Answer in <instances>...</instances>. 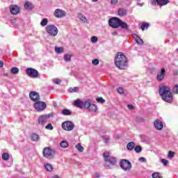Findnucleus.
Masks as SVG:
<instances>
[{
  "mask_svg": "<svg viewBox=\"0 0 178 178\" xmlns=\"http://www.w3.org/2000/svg\"><path fill=\"white\" fill-rule=\"evenodd\" d=\"M80 88L79 87H74L70 88V92H77Z\"/></svg>",
  "mask_w": 178,
  "mask_h": 178,
  "instance_id": "36",
  "label": "nucleus"
},
{
  "mask_svg": "<svg viewBox=\"0 0 178 178\" xmlns=\"http://www.w3.org/2000/svg\"><path fill=\"white\" fill-rule=\"evenodd\" d=\"M49 118H51L49 114L40 115L38 118V124H40V126H45Z\"/></svg>",
  "mask_w": 178,
  "mask_h": 178,
  "instance_id": "10",
  "label": "nucleus"
},
{
  "mask_svg": "<svg viewBox=\"0 0 178 178\" xmlns=\"http://www.w3.org/2000/svg\"><path fill=\"white\" fill-rule=\"evenodd\" d=\"M127 57H126L123 53L118 52L117 54V56L115 58V65L118 67V69L120 70H125V69H127Z\"/></svg>",
  "mask_w": 178,
  "mask_h": 178,
  "instance_id": "2",
  "label": "nucleus"
},
{
  "mask_svg": "<svg viewBox=\"0 0 178 178\" xmlns=\"http://www.w3.org/2000/svg\"><path fill=\"white\" fill-rule=\"evenodd\" d=\"M120 165L124 171L131 170V163L127 159H122L120 162Z\"/></svg>",
  "mask_w": 178,
  "mask_h": 178,
  "instance_id": "7",
  "label": "nucleus"
},
{
  "mask_svg": "<svg viewBox=\"0 0 178 178\" xmlns=\"http://www.w3.org/2000/svg\"><path fill=\"white\" fill-rule=\"evenodd\" d=\"M96 101L100 104H104L105 102V99H104L102 97H97Z\"/></svg>",
  "mask_w": 178,
  "mask_h": 178,
  "instance_id": "43",
  "label": "nucleus"
},
{
  "mask_svg": "<svg viewBox=\"0 0 178 178\" xmlns=\"http://www.w3.org/2000/svg\"><path fill=\"white\" fill-rule=\"evenodd\" d=\"M24 9L26 10H31V9H33V3L30 1H26L24 3Z\"/></svg>",
  "mask_w": 178,
  "mask_h": 178,
  "instance_id": "20",
  "label": "nucleus"
},
{
  "mask_svg": "<svg viewBox=\"0 0 178 178\" xmlns=\"http://www.w3.org/2000/svg\"><path fill=\"white\" fill-rule=\"evenodd\" d=\"M56 153V152L55 151V149L49 147H44L42 151V155L44 158H46V159L49 160L54 159V158H55Z\"/></svg>",
  "mask_w": 178,
  "mask_h": 178,
  "instance_id": "5",
  "label": "nucleus"
},
{
  "mask_svg": "<svg viewBox=\"0 0 178 178\" xmlns=\"http://www.w3.org/2000/svg\"><path fill=\"white\" fill-rule=\"evenodd\" d=\"M134 150L137 154H140V152L143 151V147H141V146H136Z\"/></svg>",
  "mask_w": 178,
  "mask_h": 178,
  "instance_id": "33",
  "label": "nucleus"
},
{
  "mask_svg": "<svg viewBox=\"0 0 178 178\" xmlns=\"http://www.w3.org/2000/svg\"><path fill=\"white\" fill-rule=\"evenodd\" d=\"M75 148L79 152H83L84 151V147L81 146V144L78 143L77 145H75Z\"/></svg>",
  "mask_w": 178,
  "mask_h": 178,
  "instance_id": "30",
  "label": "nucleus"
},
{
  "mask_svg": "<svg viewBox=\"0 0 178 178\" xmlns=\"http://www.w3.org/2000/svg\"><path fill=\"white\" fill-rule=\"evenodd\" d=\"M165 74H166V70L165 68H162L161 70V73L157 75V80L158 81H162L163 79H165Z\"/></svg>",
  "mask_w": 178,
  "mask_h": 178,
  "instance_id": "17",
  "label": "nucleus"
},
{
  "mask_svg": "<svg viewBox=\"0 0 178 178\" xmlns=\"http://www.w3.org/2000/svg\"><path fill=\"white\" fill-rule=\"evenodd\" d=\"M98 42V38L97 36H92L91 38V42L95 43Z\"/></svg>",
  "mask_w": 178,
  "mask_h": 178,
  "instance_id": "44",
  "label": "nucleus"
},
{
  "mask_svg": "<svg viewBox=\"0 0 178 178\" xmlns=\"http://www.w3.org/2000/svg\"><path fill=\"white\" fill-rule=\"evenodd\" d=\"M73 105L76 108H79V109H83V106H84V102H83V101H81L80 99H78L74 102Z\"/></svg>",
  "mask_w": 178,
  "mask_h": 178,
  "instance_id": "18",
  "label": "nucleus"
},
{
  "mask_svg": "<svg viewBox=\"0 0 178 178\" xmlns=\"http://www.w3.org/2000/svg\"><path fill=\"white\" fill-rule=\"evenodd\" d=\"M46 31L50 37H56L58 35V28L54 25H48L46 27Z\"/></svg>",
  "mask_w": 178,
  "mask_h": 178,
  "instance_id": "6",
  "label": "nucleus"
},
{
  "mask_svg": "<svg viewBox=\"0 0 178 178\" xmlns=\"http://www.w3.org/2000/svg\"><path fill=\"white\" fill-rule=\"evenodd\" d=\"M127 108H128V109H130L131 111L136 109V107L134 106L131 105V104H128Z\"/></svg>",
  "mask_w": 178,
  "mask_h": 178,
  "instance_id": "48",
  "label": "nucleus"
},
{
  "mask_svg": "<svg viewBox=\"0 0 178 178\" xmlns=\"http://www.w3.org/2000/svg\"><path fill=\"white\" fill-rule=\"evenodd\" d=\"M55 51L57 54H62L63 52V47H55Z\"/></svg>",
  "mask_w": 178,
  "mask_h": 178,
  "instance_id": "39",
  "label": "nucleus"
},
{
  "mask_svg": "<svg viewBox=\"0 0 178 178\" xmlns=\"http://www.w3.org/2000/svg\"><path fill=\"white\" fill-rule=\"evenodd\" d=\"M31 139L32 141H39L40 140V135L37 134H32L31 136Z\"/></svg>",
  "mask_w": 178,
  "mask_h": 178,
  "instance_id": "21",
  "label": "nucleus"
},
{
  "mask_svg": "<svg viewBox=\"0 0 178 178\" xmlns=\"http://www.w3.org/2000/svg\"><path fill=\"white\" fill-rule=\"evenodd\" d=\"M33 106L36 111L41 112L42 111H44V109H46L47 103L44 102H40L38 100V102H35V103L33 104Z\"/></svg>",
  "mask_w": 178,
  "mask_h": 178,
  "instance_id": "8",
  "label": "nucleus"
},
{
  "mask_svg": "<svg viewBox=\"0 0 178 178\" xmlns=\"http://www.w3.org/2000/svg\"><path fill=\"white\" fill-rule=\"evenodd\" d=\"M139 161H140V162H147V159H145V158H144V157H140V158L139 159Z\"/></svg>",
  "mask_w": 178,
  "mask_h": 178,
  "instance_id": "51",
  "label": "nucleus"
},
{
  "mask_svg": "<svg viewBox=\"0 0 178 178\" xmlns=\"http://www.w3.org/2000/svg\"><path fill=\"white\" fill-rule=\"evenodd\" d=\"M10 158V155H9L8 153H3L2 154V159L3 161H8V159Z\"/></svg>",
  "mask_w": 178,
  "mask_h": 178,
  "instance_id": "32",
  "label": "nucleus"
},
{
  "mask_svg": "<svg viewBox=\"0 0 178 178\" xmlns=\"http://www.w3.org/2000/svg\"><path fill=\"white\" fill-rule=\"evenodd\" d=\"M136 147V143L134 142H130L127 144V148L129 149V151H133Z\"/></svg>",
  "mask_w": 178,
  "mask_h": 178,
  "instance_id": "22",
  "label": "nucleus"
},
{
  "mask_svg": "<svg viewBox=\"0 0 178 178\" xmlns=\"http://www.w3.org/2000/svg\"><path fill=\"white\" fill-rule=\"evenodd\" d=\"M159 93L163 101H165V102L170 103L173 100V96L172 95V92H170V88L165 85V83H162L159 86Z\"/></svg>",
  "mask_w": 178,
  "mask_h": 178,
  "instance_id": "1",
  "label": "nucleus"
},
{
  "mask_svg": "<svg viewBox=\"0 0 178 178\" xmlns=\"http://www.w3.org/2000/svg\"><path fill=\"white\" fill-rule=\"evenodd\" d=\"M41 26H42L43 27L47 26V24H48V19L44 18L43 19L41 22H40Z\"/></svg>",
  "mask_w": 178,
  "mask_h": 178,
  "instance_id": "34",
  "label": "nucleus"
},
{
  "mask_svg": "<svg viewBox=\"0 0 178 178\" xmlns=\"http://www.w3.org/2000/svg\"><path fill=\"white\" fill-rule=\"evenodd\" d=\"M148 27H149V24L147 22H143V23H142L140 29H141V30H143V31H144V30L148 29Z\"/></svg>",
  "mask_w": 178,
  "mask_h": 178,
  "instance_id": "28",
  "label": "nucleus"
},
{
  "mask_svg": "<svg viewBox=\"0 0 178 178\" xmlns=\"http://www.w3.org/2000/svg\"><path fill=\"white\" fill-rule=\"evenodd\" d=\"M161 162H162V163L163 164V165L164 166H166L167 165H168V160H166V159H163L162 160H161Z\"/></svg>",
  "mask_w": 178,
  "mask_h": 178,
  "instance_id": "49",
  "label": "nucleus"
},
{
  "mask_svg": "<svg viewBox=\"0 0 178 178\" xmlns=\"http://www.w3.org/2000/svg\"><path fill=\"white\" fill-rule=\"evenodd\" d=\"M93 2H98V0H92Z\"/></svg>",
  "mask_w": 178,
  "mask_h": 178,
  "instance_id": "57",
  "label": "nucleus"
},
{
  "mask_svg": "<svg viewBox=\"0 0 178 178\" xmlns=\"http://www.w3.org/2000/svg\"><path fill=\"white\" fill-rule=\"evenodd\" d=\"M78 17L81 22H83V23H88V20H87V18L86 16H84V15L79 14Z\"/></svg>",
  "mask_w": 178,
  "mask_h": 178,
  "instance_id": "23",
  "label": "nucleus"
},
{
  "mask_svg": "<svg viewBox=\"0 0 178 178\" xmlns=\"http://www.w3.org/2000/svg\"><path fill=\"white\" fill-rule=\"evenodd\" d=\"M175 156V152L169 151L168 152V158H173Z\"/></svg>",
  "mask_w": 178,
  "mask_h": 178,
  "instance_id": "45",
  "label": "nucleus"
},
{
  "mask_svg": "<svg viewBox=\"0 0 178 178\" xmlns=\"http://www.w3.org/2000/svg\"><path fill=\"white\" fill-rule=\"evenodd\" d=\"M26 74L29 76V77L37 79V77H38V71L34 68H27Z\"/></svg>",
  "mask_w": 178,
  "mask_h": 178,
  "instance_id": "11",
  "label": "nucleus"
},
{
  "mask_svg": "<svg viewBox=\"0 0 178 178\" xmlns=\"http://www.w3.org/2000/svg\"><path fill=\"white\" fill-rule=\"evenodd\" d=\"M109 152H105L103 154V157L104 159V161L106 162L105 166L106 168H108V169H111L110 166H115L116 165V158L113 156H109Z\"/></svg>",
  "mask_w": 178,
  "mask_h": 178,
  "instance_id": "4",
  "label": "nucleus"
},
{
  "mask_svg": "<svg viewBox=\"0 0 178 178\" xmlns=\"http://www.w3.org/2000/svg\"><path fill=\"white\" fill-rule=\"evenodd\" d=\"M177 51L178 52V48L177 49Z\"/></svg>",
  "mask_w": 178,
  "mask_h": 178,
  "instance_id": "59",
  "label": "nucleus"
},
{
  "mask_svg": "<svg viewBox=\"0 0 178 178\" xmlns=\"http://www.w3.org/2000/svg\"><path fill=\"white\" fill-rule=\"evenodd\" d=\"M152 176L153 178H163L161 176V173L159 172H154Z\"/></svg>",
  "mask_w": 178,
  "mask_h": 178,
  "instance_id": "38",
  "label": "nucleus"
},
{
  "mask_svg": "<svg viewBox=\"0 0 178 178\" xmlns=\"http://www.w3.org/2000/svg\"><path fill=\"white\" fill-rule=\"evenodd\" d=\"M108 24L112 29H119L121 27L123 30H129V25L127 23L122 21L118 17H113L108 19Z\"/></svg>",
  "mask_w": 178,
  "mask_h": 178,
  "instance_id": "3",
  "label": "nucleus"
},
{
  "mask_svg": "<svg viewBox=\"0 0 178 178\" xmlns=\"http://www.w3.org/2000/svg\"><path fill=\"white\" fill-rule=\"evenodd\" d=\"M44 168L47 172H52V170H54V167H52V165L48 163L44 164Z\"/></svg>",
  "mask_w": 178,
  "mask_h": 178,
  "instance_id": "24",
  "label": "nucleus"
},
{
  "mask_svg": "<svg viewBox=\"0 0 178 178\" xmlns=\"http://www.w3.org/2000/svg\"><path fill=\"white\" fill-rule=\"evenodd\" d=\"M54 16L58 18L65 17V16H66V12L62 9L58 8L54 11Z\"/></svg>",
  "mask_w": 178,
  "mask_h": 178,
  "instance_id": "13",
  "label": "nucleus"
},
{
  "mask_svg": "<svg viewBox=\"0 0 178 178\" xmlns=\"http://www.w3.org/2000/svg\"><path fill=\"white\" fill-rule=\"evenodd\" d=\"M140 122H144V118H140Z\"/></svg>",
  "mask_w": 178,
  "mask_h": 178,
  "instance_id": "56",
  "label": "nucleus"
},
{
  "mask_svg": "<svg viewBox=\"0 0 178 178\" xmlns=\"http://www.w3.org/2000/svg\"><path fill=\"white\" fill-rule=\"evenodd\" d=\"M54 83L55 84H60V83H62V81L59 79H54Z\"/></svg>",
  "mask_w": 178,
  "mask_h": 178,
  "instance_id": "46",
  "label": "nucleus"
},
{
  "mask_svg": "<svg viewBox=\"0 0 178 178\" xmlns=\"http://www.w3.org/2000/svg\"><path fill=\"white\" fill-rule=\"evenodd\" d=\"M92 65H95V66H97V65H99V60L97 58H95L92 60Z\"/></svg>",
  "mask_w": 178,
  "mask_h": 178,
  "instance_id": "42",
  "label": "nucleus"
},
{
  "mask_svg": "<svg viewBox=\"0 0 178 178\" xmlns=\"http://www.w3.org/2000/svg\"><path fill=\"white\" fill-rule=\"evenodd\" d=\"M104 141H105V143H108L109 142V138H105L104 139Z\"/></svg>",
  "mask_w": 178,
  "mask_h": 178,
  "instance_id": "54",
  "label": "nucleus"
},
{
  "mask_svg": "<svg viewBox=\"0 0 178 178\" xmlns=\"http://www.w3.org/2000/svg\"><path fill=\"white\" fill-rule=\"evenodd\" d=\"M132 37L133 38L135 39V41H136V40H138L140 37L138 36V35L136 34V33H133L132 34Z\"/></svg>",
  "mask_w": 178,
  "mask_h": 178,
  "instance_id": "50",
  "label": "nucleus"
},
{
  "mask_svg": "<svg viewBox=\"0 0 178 178\" xmlns=\"http://www.w3.org/2000/svg\"><path fill=\"white\" fill-rule=\"evenodd\" d=\"M10 73L12 74H17V73H19V68H17L16 67L11 68Z\"/></svg>",
  "mask_w": 178,
  "mask_h": 178,
  "instance_id": "31",
  "label": "nucleus"
},
{
  "mask_svg": "<svg viewBox=\"0 0 178 178\" xmlns=\"http://www.w3.org/2000/svg\"><path fill=\"white\" fill-rule=\"evenodd\" d=\"M29 98L33 102H37L40 101V95L37 92H31L29 93Z\"/></svg>",
  "mask_w": 178,
  "mask_h": 178,
  "instance_id": "12",
  "label": "nucleus"
},
{
  "mask_svg": "<svg viewBox=\"0 0 178 178\" xmlns=\"http://www.w3.org/2000/svg\"><path fill=\"white\" fill-rule=\"evenodd\" d=\"M10 10L12 15H18L20 13V8L17 5H11Z\"/></svg>",
  "mask_w": 178,
  "mask_h": 178,
  "instance_id": "15",
  "label": "nucleus"
},
{
  "mask_svg": "<svg viewBox=\"0 0 178 178\" xmlns=\"http://www.w3.org/2000/svg\"><path fill=\"white\" fill-rule=\"evenodd\" d=\"M172 92H174V94H178V85L176 84L173 88H172Z\"/></svg>",
  "mask_w": 178,
  "mask_h": 178,
  "instance_id": "40",
  "label": "nucleus"
},
{
  "mask_svg": "<svg viewBox=\"0 0 178 178\" xmlns=\"http://www.w3.org/2000/svg\"><path fill=\"white\" fill-rule=\"evenodd\" d=\"M62 127L63 130H65L66 131H72V130L74 129V124L71 121H65L63 122Z\"/></svg>",
  "mask_w": 178,
  "mask_h": 178,
  "instance_id": "9",
  "label": "nucleus"
},
{
  "mask_svg": "<svg viewBox=\"0 0 178 178\" xmlns=\"http://www.w3.org/2000/svg\"><path fill=\"white\" fill-rule=\"evenodd\" d=\"M118 16L123 17L124 16H126V15H127V10L124 8H119L118 11Z\"/></svg>",
  "mask_w": 178,
  "mask_h": 178,
  "instance_id": "19",
  "label": "nucleus"
},
{
  "mask_svg": "<svg viewBox=\"0 0 178 178\" xmlns=\"http://www.w3.org/2000/svg\"><path fill=\"white\" fill-rule=\"evenodd\" d=\"M118 92H119V94H123L124 92V90L123 89V88H118L117 89Z\"/></svg>",
  "mask_w": 178,
  "mask_h": 178,
  "instance_id": "47",
  "label": "nucleus"
},
{
  "mask_svg": "<svg viewBox=\"0 0 178 178\" xmlns=\"http://www.w3.org/2000/svg\"><path fill=\"white\" fill-rule=\"evenodd\" d=\"M60 146L61 148H67L69 147V143H67V141L63 140L60 143Z\"/></svg>",
  "mask_w": 178,
  "mask_h": 178,
  "instance_id": "27",
  "label": "nucleus"
},
{
  "mask_svg": "<svg viewBox=\"0 0 178 178\" xmlns=\"http://www.w3.org/2000/svg\"><path fill=\"white\" fill-rule=\"evenodd\" d=\"M136 42L138 45H143L144 44V40H143V39H141V38H139L136 39Z\"/></svg>",
  "mask_w": 178,
  "mask_h": 178,
  "instance_id": "35",
  "label": "nucleus"
},
{
  "mask_svg": "<svg viewBox=\"0 0 178 178\" xmlns=\"http://www.w3.org/2000/svg\"><path fill=\"white\" fill-rule=\"evenodd\" d=\"M3 62L2 60H0V67H3Z\"/></svg>",
  "mask_w": 178,
  "mask_h": 178,
  "instance_id": "53",
  "label": "nucleus"
},
{
  "mask_svg": "<svg viewBox=\"0 0 178 178\" xmlns=\"http://www.w3.org/2000/svg\"><path fill=\"white\" fill-rule=\"evenodd\" d=\"M83 106L85 109H90V106H91V101L90 99L86 100L83 103Z\"/></svg>",
  "mask_w": 178,
  "mask_h": 178,
  "instance_id": "25",
  "label": "nucleus"
},
{
  "mask_svg": "<svg viewBox=\"0 0 178 178\" xmlns=\"http://www.w3.org/2000/svg\"><path fill=\"white\" fill-rule=\"evenodd\" d=\"M97 105L95 104H90V106L88 108V111H90V112H97Z\"/></svg>",
  "mask_w": 178,
  "mask_h": 178,
  "instance_id": "29",
  "label": "nucleus"
},
{
  "mask_svg": "<svg viewBox=\"0 0 178 178\" xmlns=\"http://www.w3.org/2000/svg\"><path fill=\"white\" fill-rule=\"evenodd\" d=\"M159 5V6H164L169 3V0H152V5Z\"/></svg>",
  "mask_w": 178,
  "mask_h": 178,
  "instance_id": "14",
  "label": "nucleus"
},
{
  "mask_svg": "<svg viewBox=\"0 0 178 178\" xmlns=\"http://www.w3.org/2000/svg\"><path fill=\"white\" fill-rule=\"evenodd\" d=\"M154 126L156 130H162L163 129V122L161 120H156L154 122Z\"/></svg>",
  "mask_w": 178,
  "mask_h": 178,
  "instance_id": "16",
  "label": "nucleus"
},
{
  "mask_svg": "<svg viewBox=\"0 0 178 178\" xmlns=\"http://www.w3.org/2000/svg\"><path fill=\"white\" fill-rule=\"evenodd\" d=\"M45 129H47V130H54V127L52 126V124L49 123L46 127Z\"/></svg>",
  "mask_w": 178,
  "mask_h": 178,
  "instance_id": "41",
  "label": "nucleus"
},
{
  "mask_svg": "<svg viewBox=\"0 0 178 178\" xmlns=\"http://www.w3.org/2000/svg\"><path fill=\"white\" fill-rule=\"evenodd\" d=\"M64 60H65V62H69L72 60V56L65 54L64 56Z\"/></svg>",
  "mask_w": 178,
  "mask_h": 178,
  "instance_id": "37",
  "label": "nucleus"
},
{
  "mask_svg": "<svg viewBox=\"0 0 178 178\" xmlns=\"http://www.w3.org/2000/svg\"><path fill=\"white\" fill-rule=\"evenodd\" d=\"M111 3L112 5H116V3H118V0H111Z\"/></svg>",
  "mask_w": 178,
  "mask_h": 178,
  "instance_id": "52",
  "label": "nucleus"
},
{
  "mask_svg": "<svg viewBox=\"0 0 178 178\" xmlns=\"http://www.w3.org/2000/svg\"><path fill=\"white\" fill-rule=\"evenodd\" d=\"M62 113L65 116H70V115H72V111L67 108H65L62 111Z\"/></svg>",
  "mask_w": 178,
  "mask_h": 178,
  "instance_id": "26",
  "label": "nucleus"
},
{
  "mask_svg": "<svg viewBox=\"0 0 178 178\" xmlns=\"http://www.w3.org/2000/svg\"><path fill=\"white\" fill-rule=\"evenodd\" d=\"M12 23H16V19H11Z\"/></svg>",
  "mask_w": 178,
  "mask_h": 178,
  "instance_id": "55",
  "label": "nucleus"
},
{
  "mask_svg": "<svg viewBox=\"0 0 178 178\" xmlns=\"http://www.w3.org/2000/svg\"><path fill=\"white\" fill-rule=\"evenodd\" d=\"M140 6H143V4H139Z\"/></svg>",
  "mask_w": 178,
  "mask_h": 178,
  "instance_id": "58",
  "label": "nucleus"
}]
</instances>
